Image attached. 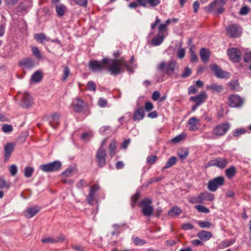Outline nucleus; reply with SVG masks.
Returning <instances> with one entry per match:
<instances>
[{
    "label": "nucleus",
    "instance_id": "f257e3e1",
    "mask_svg": "<svg viewBox=\"0 0 251 251\" xmlns=\"http://www.w3.org/2000/svg\"><path fill=\"white\" fill-rule=\"evenodd\" d=\"M107 58L106 69L110 72L111 75H116L122 73L125 69L130 73L132 70L130 66L123 59H115Z\"/></svg>",
    "mask_w": 251,
    "mask_h": 251
},
{
    "label": "nucleus",
    "instance_id": "f03ea898",
    "mask_svg": "<svg viewBox=\"0 0 251 251\" xmlns=\"http://www.w3.org/2000/svg\"><path fill=\"white\" fill-rule=\"evenodd\" d=\"M176 65V62L174 60H170L167 63L162 61L157 66V70L166 73L168 75H172L177 67Z\"/></svg>",
    "mask_w": 251,
    "mask_h": 251
},
{
    "label": "nucleus",
    "instance_id": "7ed1b4c3",
    "mask_svg": "<svg viewBox=\"0 0 251 251\" xmlns=\"http://www.w3.org/2000/svg\"><path fill=\"white\" fill-rule=\"evenodd\" d=\"M137 2H132L129 4L130 8H136L138 5L146 7L149 4L150 6L154 7L158 5L160 3V0H136Z\"/></svg>",
    "mask_w": 251,
    "mask_h": 251
},
{
    "label": "nucleus",
    "instance_id": "20e7f679",
    "mask_svg": "<svg viewBox=\"0 0 251 251\" xmlns=\"http://www.w3.org/2000/svg\"><path fill=\"white\" fill-rule=\"evenodd\" d=\"M107 60L106 57L100 61L96 60H90L89 62V67L93 72H101L106 69Z\"/></svg>",
    "mask_w": 251,
    "mask_h": 251
},
{
    "label": "nucleus",
    "instance_id": "39448f33",
    "mask_svg": "<svg viewBox=\"0 0 251 251\" xmlns=\"http://www.w3.org/2000/svg\"><path fill=\"white\" fill-rule=\"evenodd\" d=\"M61 162L58 160L40 166V169L44 172H53L59 170L61 167Z\"/></svg>",
    "mask_w": 251,
    "mask_h": 251
},
{
    "label": "nucleus",
    "instance_id": "423d86ee",
    "mask_svg": "<svg viewBox=\"0 0 251 251\" xmlns=\"http://www.w3.org/2000/svg\"><path fill=\"white\" fill-rule=\"evenodd\" d=\"M151 200L150 199H144L139 203V206L142 207V212L147 217L151 216L152 214L153 208L151 205Z\"/></svg>",
    "mask_w": 251,
    "mask_h": 251
},
{
    "label": "nucleus",
    "instance_id": "0eeeda50",
    "mask_svg": "<svg viewBox=\"0 0 251 251\" xmlns=\"http://www.w3.org/2000/svg\"><path fill=\"white\" fill-rule=\"evenodd\" d=\"M225 179L223 176H218L210 180L207 184L208 189L211 192L216 191L218 188L223 185Z\"/></svg>",
    "mask_w": 251,
    "mask_h": 251
},
{
    "label": "nucleus",
    "instance_id": "6e6552de",
    "mask_svg": "<svg viewBox=\"0 0 251 251\" xmlns=\"http://www.w3.org/2000/svg\"><path fill=\"white\" fill-rule=\"evenodd\" d=\"M227 35L231 38H237L241 36L242 29L236 24H231L226 28Z\"/></svg>",
    "mask_w": 251,
    "mask_h": 251
},
{
    "label": "nucleus",
    "instance_id": "1a4fd4ad",
    "mask_svg": "<svg viewBox=\"0 0 251 251\" xmlns=\"http://www.w3.org/2000/svg\"><path fill=\"white\" fill-rule=\"evenodd\" d=\"M227 164L228 161L226 158L218 157L209 161L207 164V166H216L220 169H224L227 165Z\"/></svg>",
    "mask_w": 251,
    "mask_h": 251
},
{
    "label": "nucleus",
    "instance_id": "9d476101",
    "mask_svg": "<svg viewBox=\"0 0 251 251\" xmlns=\"http://www.w3.org/2000/svg\"><path fill=\"white\" fill-rule=\"evenodd\" d=\"M106 156V150L102 147H100L96 155V160L99 167H102L105 165Z\"/></svg>",
    "mask_w": 251,
    "mask_h": 251
},
{
    "label": "nucleus",
    "instance_id": "9b49d317",
    "mask_svg": "<svg viewBox=\"0 0 251 251\" xmlns=\"http://www.w3.org/2000/svg\"><path fill=\"white\" fill-rule=\"evenodd\" d=\"M230 128V125L224 123L216 126L213 130V133L218 136H222L225 134Z\"/></svg>",
    "mask_w": 251,
    "mask_h": 251
},
{
    "label": "nucleus",
    "instance_id": "f8f14e48",
    "mask_svg": "<svg viewBox=\"0 0 251 251\" xmlns=\"http://www.w3.org/2000/svg\"><path fill=\"white\" fill-rule=\"evenodd\" d=\"M213 200V195L206 192L200 194L198 197L194 198L193 200H192L191 202L193 203H202L204 201H212Z\"/></svg>",
    "mask_w": 251,
    "mask_h": 251
},
{
    "label": "nucleus",
    "instance_id": "ddd939ff",
    "mask_svg": "<svg viewBox=\"0 0 251 251\" xmlns=\"http://www.w3.org/2000/svg\"><path fill=\"white\" fill-rule=\"evenodd\" d=\"M228 102L230 107H239L243 104V100L237 95H232L228 98Z\"/></svg>",
    "mask_w": 251,
    "mask_h": 251
},
{
    "label": "nucleus",
    "instance_id": "4468645a",
    "mask_svg": "<svg viewBox=\"0 0 251 251\" xmlns=\"http://www.w3.org/2000/svg\"><path fill=\"white\" fill-rule=\"evenodd\" d=\"M210 69L214 72L216 76L218 78H227L229 74L222 70L217 65L213 64L210 66Z\"/></svg>",
    "mask_w": 251,
    "mask_h": 251
},
{
    "label": "nucleus",
    "instance_id": "2eb2a0df",
    "mask_svg": "<svg viewBox=\"0 0 251 251\" xmlns=\"http://www.w3.org/2000/svg\"><path fill=\"white\" fill-rule=\"evenodd\" d=\"M167 33L163 31H160V29H158V34L151 41L152 45L154 46L160 45L163 42L165 37L167 36Z\"/></svg>",
    "mask_w": 251,
    "mask_h": 251
},
{
    "label": "nucleus",
    "instance_id": "dca6fc26",
    "mask_svg": "<svg viewBox=\"0 0 251 251\" xmlns=\"http://www.w3.org/2000/svg\"><path fill=\"white\" fill-rule=\"evenodd\" d=\"M227 53L230 59L234 62H238L241 59V52L236 48L228 49Z\"/></svg>",
    "mask_w": 251,
    "mask_h": 251
},
{
    "label": "nucleus",
    "instance_id": "f3484780",
    "mask_svg": "<svg viewBox=\"0 0 251 251\" xmlns=\"http://www.w3.org/2000/svg\"><path fill=\"white\" fill-rule=\"evenodd\" d=\"M33 104V100L27 93H24L22 96V100L20 104L21 106L23 108H28Z\"/></svg>",
    "mask_w": 251,
    "mask_h": 251
},
{
    "label": "nucleus",
    "instance_id": "a211bd4d",
    "mask_svg": "<svg viewBox=\"0 0 251 251\" xmlns=\"http://www.w3.org/2000/svg\"><path fill=\"white\" fill-rule=\"evenodd\" d=\"M15 145V143L12 142L7 143L5 145L4 147V158L5 159H8L11 156L14 150Z\"/></svg>",
    "mask_w": 251,
    "mask_h": 251
},
{
    "label": "nucleus",
    "instance_id": "6ab92c4d",
    "mask_svg": "<svg viewBox=\"0 0 251 251\" xmlns=\"http://www.w3.org/2000/svg\"><path fill=\"white\" fill-rule=\"evenodd\" d=\"M72 106L75 112H80L84 107V102L79 98H75L72 102Z\"/></svg>",
    "mask_w": 251,
    "mask_h": 251
},
{
    "label": "nucleus",
    "instance_id": "aec40b11",
    "mask_svg": "<svg viewBox=\"0 0 251 251\" xmlns=\"http://www.w3.org/2000/svg\"><path fill=\"white\" fill-rule=\"evenodd\" d=\"M187 123L190 126L189 129L190 131H195L199 128L200 120L195 117L190 118Z\"/></svg>",
    "mask_w": 251,
    "mask_h": 251
},
{
    "label": "nucleus",
    "instance_id": "412c9836",
    "mask_svg": "<svg viewBox=\"0 0 251 251\" xmlns=\"http://www.w3.org/2000/svg\"><path fill=\"white\" fill-rule=\"evenodd\" d=\"M206 93L204 91H201L197 96L191 97L190 99V100L194 101L197 105H201L206 98Z\"/></svg>",
    "mask_w": 251,
    "mask_h": 251
},
{
    "label": "nucleus",
    "instance_id": "4be33fe9",
    "mask_svg": "<svg viewBox=\"0 0 251 251\" xmlns=\"http://www.w3.org/2000/svg\"><path fill=\"white\" fill-rule=\"evenodd\" d=\"M100 187L99 185L95 184L91 186L89 190V193L87 196V201L89 204H92L95 200V193L98 191Z\"/></svg>",
    "mask_w": 251,
    "mask_h": 251
},
{
    "label": "nucleus",
    "instance_id": "5701e85b",
    "mask_svg": "<svg viewBox=\"0 0 251 251\" xmlns=\"http://www.w3.org/2000/svg\"><path fill=\"white\" fill-rule=\"evenodd\" d=\"M145 112L142 107L138 108L134 112L133 118L134 121H140L144 118Z\"/></svg>",
    "mask_w": 251,
    "mask_h": 251
},
{
    "label": "nucleus",
    "instance_id": "b1692460",
    "mask_svg": "<svg viewBox=\"0 0 251 251\" xmlns=\"http://www.w3.org/2000/svg\"><path fill=\"white\" fill-rule=\"evenodd\" d=\"M48 121L51 127L55 128L59 123V115L58 114H54L48 118Z\"/></svg>",
    "mask_w": 251,
    "mask_h": 251
},
{
    "label": "nucleus",
    "instance_id": "393cba45",
    "mask_svg": "<svg viewBox=\"0 0 251 251\" xmlns=\"http://www.w3.org/2000/svg\"><path fill=\"white\" fill-rule=\"evenodd\" d=\"M40 211V208L35 206L27 208L25 213V216L28 218H31L35 216Z\"/></svg>",
    "mask_w": 251,
    "mask_h": 251
},
{
    "label": "nucleus",
    "instance_id": "a878e982",
    "mask_svg": "<svg viewBox=\"0 0 251 251\" xmlns=\"http://www.w3.org/2000/svg\"><path fill=\"white\" fill-rule=\"evenodd\" d=\"M200 55L203 62L206 63L208 61L210 56V52L208 50L204 48H201L200 50Z\"/></svg>",
    "mask_w": 251,
    "mask_h": 251
},
{
    "label": "nucleus",
    "instance_id": "bb28decb",
    "mask_svg": "<svg viewBox=\"0 0 251 251\" xmlns=\"http://www.w3.org/2000/svg\"><path fill=\"white\" fill-rule=\"evenodd\" d=\"M212 236V234L210 231L202 230L198 233V237L203 241L208 240Z\"/></svg>",
    "mask_w": 251,
    "mask_h": 251
},
{
    "label": "nucleus",
    "instance_id": "cd10ccee",
    "mask_svg": "<svg viewBox=\"0 0 251 251\" xmlns=\"http://www.w3.org/2000/svg\"><path fill=\"white\" fill-rule=\"evenodd\" d=\"M177 161V158L175 156H171L166 162L165 166L162 168V171H164L165 169H167L171 167L176 164Z\"/></svg>",
    "mask_w": 251,
    "mask_h": 251
},
{
    "label": "nucleus",
    "instance_id": "c85d7f7f",
    "mask_svg": "<svg viewBox=\"0 0 251 251\" xmlns=\"http://www.w3.org/2000/svg\"><path fill=\"white\" fill-rule=\"evenodd\" d=\"M20 65L26 68H31L34 66L32 60L30 58H25L20 61Z\"/></svg>",
    "mask_w": 251,
    "mask_h": 251
},
{
    "label": "nucleus",
    "instance_id": "c756f323",
    "mask_svg": "<svg viewBox=\"0 0 251 251\" xmlns=\"http://www.w3.org/2000/svg\"><path fill=\"white\" fill-rule=\"evenodd\" d=\"M206 88L207 89L211 90L218 93L221 92L223 90V87L222 85L216 83L207 85Z\"/></svg>",
    "mask_w": 251,
    "mask_h": 251
},
{
    "label": "nucleus",
    "instance_id": "7c9ffc66",
    "mask_svg": "<svg viewBox=\"0 0 251 251\" xmlns=\"http://www.w3.org/2000/svg\"><path fill=\"white\" fill-rule=\"evenodd\" d=\"M34 38L40 43H43L44 41L49 42L50 40V38H48L43 33H37L35 34Z\"/></svg>",
    "mask_w": 251,
    "mask_h": 251
},
{
    "label": "nucleus",
    "instance_id": "2f4dec72",
    "mask_svg": "<svg viewBox=\"0 0 251 251\" xmlns=\"http://www.w3.org/2000/svg\"><path fill=\"white\" fill-rule=\"evenodd\" d=\"M116 149V142L115 140H112L108 148L109 155L113 157L116 154L115 150Z\"/></svg>",
    "mask_w": 251,
    "mask_h": 251
},
{
    "label": "nucleus",
    "instance_id": "473e14b6",
    "mask_svg": "<svg viewBox=\"0 0 251 251\" xmlns=\"http://www.w3.org/2000/svg\"><path fill=\"white\" fill-rule=\"evenodd\" d=\"M66 9V7L62 4H58L56 5V12L59 17H62L64 15Z\"/></svg>",
    "mask_w": 251,
    "mask_h": 251
},
{
    "label": "nucleus",
    "instance_id": "72a5a7b5",
    "mask_svg": "<svg viewBox=\"0 0 251 251\" xmlns=\"http://www.w3.org/2000/svg\"><path fill=\"white\" fill-rule=\"evenodd\" d=\"M236 170L234 166H231L226 170V174L228 178H232L236 174Z\"/></svg>",
    "mask_w": 251,
    "mask_h": 251
},
{
    "label": "nucleus",
    "instance_id": "f704fd0d",
    "mask_svg": "<svg viewBox=\"0 0 251 251\" xmlns=\"http://www.w3.org/2000/svg\"><path fill=\"white\" fill-rule=\"evenodd\" d=\"M75 171V167H70L64 171L62 174V175L63 176L70 177L74 175Z\"/></svg>",
    "mask_w": 251,
    "mask_h": 251
},
{
    "label": "nucleus",
    "instance_id": "c9c22d12",
    "mask_svg": "<svg viewBox=\"0 0 251 251\" xmlns=\"http://www.w3.org/2000/svg\"><path fill=\"white\" fill-rule=\"evenodd\" d=\"M181 213V209L177 207H174L168 212V215L171 217H175Z\"/></svg>",
    "mask_w": 251,
    "mask_h": 251
},
{
    "label": "nucleus",
    "instance_id": "e433bc0d",
    "mask_svg": "<svg viewBox=\"0 0 251 251\" xmlns=\"http://www.w3.org/2000/svg\"><path fill=\"white\" fill-rule=\"evenodd\" d=\"M171 23H172V19H167L164 23L160 24L159 25L158 29H160V31H163L167 33L168 26Z\"/></svg>",
    "mask_w": 251,
    "mask_h": 251
},
{
    "label": "nucleus",
    "instance_id": "4c0bfd02",
    "mask_svg": "<svg viewBox=\"0 0 251 251\" xmlns=\"http://www.w3.org/2000/svg\"><path fill=\"white\" fill-rule=\"evenodd\" d=\"M42 78V75L40 72H35L31 76V79L33 82H39Z\"/></svg>",
    "mask_w": 251,
    "mask_h": 251
},
{
    "label": "nucleus",
    "instance_id": "58836bf2",
    "mask_svg": "<svg viewBox=\"0 0 251 251\" xmlns=\"http://www.w3.org/2000/svg\"><path fill=\"white\" fill-rule=\"evenodd\" d=\"M140 196V193L139 192H137L133 196L131 197L130 202L131 206L132 207H134L136 205V202L138 201Z\"/></svg>",
    "mask_w": 251,
    "mask_h": 251
},
{
    "label": "nucleus",
    "instance_id": "ea45409f",
    "mask_svg": "<svg viewBox=\"0 0 251 251\" xmlns=\"http://www.w3.org/2000/svg\"><path fill=\"white\" fill-rule=\"evenodd\" d=\"M33 171L34 169L32 167L28 166L26 167L24 171L25 176L27 178L30 177L33 173Z\"/></svg>",
    "mask_w": 251,
    "mask_h": 251
},
{
    "label": "nucleus",
    "instance_id": "a19ab883",
    "mask_svg": "<svg viewBox=\"0 0 251 251\" xmlns=\"http://www.w3.org/2000/svg\"><path fill=\"white\" fill-rule=\"evenodd\" d=\"M10 183L6 181L3 177H0V189L9 188Z\"/></svg>",
    "mask_w": 251,
    "mask_h": 251
},
{
    "label": "nucleus",
    "instance_id": "79ce46f5",
    "mask_svg": "<svg viewBox=\"0 0 251 251\" xmlns=\"http://www.w3.org/2000/svg\"><path fill=\"white\" fill-rule=\"evenodd\" d=\"M132 240L134 243L136 245H143L146 243L144 240L140 239L137 236H133L132 237Z\"/></svg>",
    "mask_w": 251,
    "mask_h": 251
},
{
    "label": "nucleus",
    "instance_id": "37998d69",
    "mask_svg": "<svg viewBox=\"0 0 251 251\" xmlns=\"http://www.w3.org/2000/svg\"><path fill=\"white\" fill-rule=\"evenodd\" d=\"M195 208L197 209V210L200 212H202L203 213H208L209 212V209L202 205H196Z\"/></svg>",
    "mask_w": 251,
    "mask_h": 251
},
{
    "label": "nucleus",
    "instance_id": "c03bdc74",
    "mask_svg": "<svg viewBox=\"0 0 251 251\" xmlns=\"http://www.w3.org/2000/svg\"><path fill=\"white\" fill-rule=\"evenodd\" d=\"M113 231L111 232L113 236H118L121 232L120 226L119 225L115 224L112 225Z\"/></svg>",
    "mask_w": 251,
    "mask_h": 251
},
{
    "label": "nucleus",
    "instance_id": "a18cd8bd",
    "mask_svg": "<svg viewBox=\"0 0 251 251\" xmlns=\"http://www.w3.org/2000/svg\"><path fill=\"white\" fill-rule=\"evenodd\" d=\"M1 130L4 133H9L13 130V127L10 125L3 124L1 127Z\"/></svg>",
    "mask_w": 251,
    "mask_h": 251
},
{
    "label": "nucleus",
    "instance_id": "49530a36",
    "mask_svg": "<svg viewBox=\"0 0 251 251\" xmlns=\"http://www.w3.org/2000/svg\"><path fill=\"white\" fill-rule=\"evenodd\" d=\"M31 50L32 51L33 54L37 58L40 59L42 57L41 52L40 50H38V48L36 47H32Z\"/></svg>",
    "mask_w": 251,
    "mask_h": 251
},
{
    "label": "nucleus",
    "instance_id": "de8ad7c7",
    "mask_svg": "<svg viewBox=\"0 0 251 251\" xmlns=\"http://www.w3.org/2000/svg\"><path fill=\"white\" fill-rule=\"evenodd\" d=\"M185 137V135L180 134L172 139V142L173 143H177L182 141Z\"/></svg>",
    "mask_w": 251,
    "mask_h": 251
},
{
    "label": "nucleus",
    "instance_id": "09e8293b",
    "mask_svg": "<svg viewBox=\"0 0 251 251\" xmlns=\"http://www.w3.org/2000/svg\"><path fill=\"white\" fill-rule=\"evenodd\" d=\"M70 74V71L69 68L67 66H65L63 69V75L62 78V80H66L69 75Z\"/></svg>",
    "mask_w": 251,
    "mask_h": 251
},
{
    "label": "nucleus",
    "instance_id": "8fccbe9b",
    "mask_svg": "<svg viewBox=\"0 0 251 251\" xmlns=\"http://www.w3.org/2000/svg\"><path fill=\"white\" fill-rule=\"evenodd\" d=\"M41 241L43 243H56V241L54 238H52L51 237H48L43 238L42 239Z\"/></svg>",
    "mask_w": 251,
    "mask_h": 251
},
{
    "label": "nucleus",
    "instance_id": "3c124183",
    "mask_svg": "<svg viewBox=\"0 0 251 251\" xmlns=\"http://www.w3.org/2000/svg\"><path fill=\"white\" fill-rule=\"evenodd\" d=\"M156 159L157 156L156 155L148 156L147 158V162L149 165H152L156 162Z\"/></svg>",
    "mask_w": 251,
    "mask_h": 251
},
{
    "label": "nucleus",
    "instance_id": "603ef678",
    "mask_svg": "<svg viewBox=\"0 0 251 251\" xmlns=\"http://www.w3.org/2000/svg\"><path fill=\"white\" fill-rule=\"evenodd\" d=\"M185 50L183 48H179L177 52V56L180 59H182L185 56Z\"/></svg>",
    "mask_w": 251,
    "mask_h": 251
},
{
    "label": "nucleus",
    "instance_id": "864d4df0",
    "mask_svg": "<svg viewBox=\"0 0 251 251\" xmlns=\"http://www.w3.org/2000/svg\"><path fill=\"white\" fill-rule=\"evenodd\" d=\"M107 105V100L103 98H100L99 99L98 101V105L100 107H106Z\"/></svg>",
    "mask_w": 251,
    "mask_h": 251
},
{
    "label": "nucleus",
    "instance_id": "5fc2aeb1",
    "mask_svg": "<svg viewBox=\"0 0 251 251\" xmlns=\"http://www.w3.org/2000/svg\"><path fill=\"white\" fill-rule=\"evenodd\" d=\"M87 88L89 90L95 92L96 90V87L95 82L92 81H88L87 83Z\"/></svg>",
    "mask_w": 251,
    "mask_h": 251
},
{
    "label": "nucleus",
    "instance_id": "6e6d98bb",
    "mask_svg": "<svg viewBox=\"0 0 251 251\" xmlns=\"http://www.w3.org/2000/svg\"><path fill=\"white\" fill-rule=\"evenodd\" d=\"M191 73V70L189 67H186L184 72L182 73L181 76L182 77L185 78L189 76Z\"/></svg>",
    "mask_w": 251,
    "mask_h": 251
},
{
    "label": "nucleus",
    "instance_id": "4d7b16f0",
    "mask_svg": "<svg viewBox=\"0 0 251 251\" xmlns=\"http://www.w3.org/2000/svg\"><path fill=\"white\" fill-rule=\"evenodd\" d=\"M11 175L13 176L16 175L18 172V169L16 165H12L9 168Z\"/></svg>",
    "mask_w": 251,
    "mask_h": 251
},
{
    "label": "nucleus",
    "instance_id": "13d9d810",
    "mask_svg": "<svg viewBox=\"0 0 251 251\" xmlns=\"http://www.w3.org/2000/svg\"><path fill=\"white\" fill-rule=\"evenodd\" d=\"M199 225L201 228H209L211 226V224L207 221H203V222H200L199 223Z\"/></svg>",
    "mask_w": 251,
    "mask_h": 251
},
{
    "label": "nucleus",
    "instance_id": "bf43d9fd",
    "mask_svg": "<svg viewBox=\"0 0 251 251\" xmlns=\"http://www.w3.org/2000/svg\"><path fill=\"white\" fill-rule=\"evenodd\" d=\"M75 3L81 6L86 7L87 4V0H73Z\"/></svg>",
    "mask_w": 251,
    "mask_h": 251
},
{
    "label": "nucleus",
    "instance_id": "052dcab7",
    "mask_svg": "<svg viewBox=\"0 0 251 251\" xmlns=\"http://www.w3.org/2000/svg\"><path fill=\"white\" fill-rule=\"evenodd\" d=\"M153 108L152 103L150 101L145 102V109L147 111H150Z\"/></svg>",
    "mask_w": 251,
    "mask_h": 251
},
{
    "label": "nucleus",
    "instance_id": "680f3d73",
    "mask_svg": "<svg viewBox=\"0 0 251 251\" xmlns=\"http://www.w3.org/2000/svg\"><path fill=\"white\" fill-rule=\"evenodd\" d=\"M249 11V8L247 6L242 7L239 12V14L241 15H245L248 13Z\"/></svg>",
    "mask_w": 251,
    "mask_h": 251
},
{
    "label": "nucleus",
    "instance_id": "e2e57ef3",
    "mask_svg": "<svg viewBox=\"0 0 251 251\" xmlns=\"http://www.w3.org/2000/svg\"><path fill=\"white\" fill-rule=\"evenodd\" d=\"M197 92H198V89L196 88V87L195 86L192 85V86H190L188 88V94L189 95L195 94L197 93Z\"/></svg>",
    "mask_w": 251,
    "mask_h": 251
},
{
    "label": "nucleus",
    "instance_id": "0e129e2a",
    "mask_svg": "<svg viewBox=\"0 0 251 251\" xmlns=\"http://www.w3.org/2000/svg\"><path fill=\"white\" fill-rule=\"evenodd\" d=\"M77 187L78 188H81L85 186H87L88 184L86 181L83 179H81L79 180L78 183L76 185Z\"/></svg>",
    "mask_w": 251,
    "mask_h": 251
},
{
    "label": "nucleus",
    "instance_id": "69168bd1",
    "mask_svg": "<svg viewBox=\"0 0 251 251\" xmlns=\"http://www.w3.org/2000/svg\"><path fill=\"white\" fill-rule=\"evenodd\" d=\"M193 226L189 223L184 224L182 226V228L185 230H190L193 229Z\"/></svg>",
    "mask_w": 251,
    "mask_h": 251
},
{
    "label": "nucleus",
    "instance_id": "338daca9",
    "mask_svg": "<svg viewBox=\"0 0 251 251\" xmlns=\"http://www.w3.org/2000/svg\"><path fill=\"white\" fill-rule=\"evenodd\" d=\"M245 133V130L244 129H236L233 132V136H237Z\"/></svg>",
    "mask_w": 251,
    "mask_h": 251
},
{
    "label": "nucleus",
    "instance_id": "774afa93",
    "mask_svg": "<svg viewBox=\"0 0 251 251\" xmlns=\"http://www.w3.org/2000/svg\"><path fill=\"white\" fill-rule=\"evenodd\" d=\"M244 60L246 62H250L251 61V52H246L245 54Z\"/></svg>",
    "mask_w": 251,
    "mask_h": 251
}]
</instances>
